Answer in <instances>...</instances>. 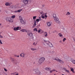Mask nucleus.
<instances>
[{"label":"nucleus","mask_w":75,"mask_h":75,"mask_svg":"<svg viewBox=\"0 0 75 75\" xmlns=\"http://www.w3.org/2000/svg\"><path fill=\"white\" fill-rule=\"evenodd\" d=\"M42 18H45V17H44V16H42Z\"/></svg>","instance_id":"nucleus-43"},{"label":"nucleus","mask_w":75,"mask_h":75,"mask_svg":"<svg viewBox=\"0 0 75 75\" xmlns=\"http://www.w3.org/2000/svg\"><path fill=\"white\" fill-rule=\"evenodd\" d=\"M6 20L7 21H9V22L10 23H13V20L10 18L8 17L6 18Z\"/></svg>","instance_id":"nucleus-6"},{"label":"nucleus","mask_w":75,"mask_h":75,"mask_svg":"<svg viewBox=\"0 0 75 75\" xmlns=\"http://www.w3.org/2000/svg\"><path fill=\"white\" fill-rule=\"evenodd\" d=\"M29 2V1L28 0H23V3L25 4H27Z\"/></svg>","instance_id":"nucleus-9"},{"label":"nucleus","mask_w":75,"mask_h":75,"mask_svg":"<svg viewBox=\"0 0 75 75\" xmlns=\"http://www.w3.org/2000/svg\"><path fill=\"white\" fill-rule=\"evenodd\" d=\"M40 32H41V30H39L38 31V32L39 33Z\"/></svg>","instance_id":"nucleus-40"},{"label":"nucleus","mask_w":75,"mask_h":75,"mask_svg":"<svg viewBox=\"0 0 75 75\" xmlns=\"http://www.w3.org/2000/svg\"><path fill=\"white\" fill-rule=\"evenodd\" d=\"M71 71H74V69L72 68H70Z\"/></svg>","instance_id":"nucleus-29"},{"label":"nucleus","mask_w":75,"mask_h":75,"mask_svg":"<svg viewBox=\"0 0 75 75\" xmlns=\"http://www.w3.org/2000/svg\"><path fill=\"white\" fill-rule=\"evenodd\" d=\"M18 10L16 11H14V13H18Z\"/></svg>","instance_id":"nucleus-41"},{"label":"nucleus","mask_w":75,"mask_h":75,"mask_svg":"<svg viewBox=\"0 0 75 75\" xmlns=\"http://www.w3.org/2000/svg\"><path fill=\"white\" fill-rule=\"evenodd\" d=\"M1 25V24L0 23V26Z\"/></svg>","instance_id":"nucleus-50"},{"label":"nucleus","mask_w":75,"mask_h":75,"mask_svg":"<svg viewBox=\"0 0 75 75\" xmlns=\"http://www.w3.org/2000/svg\"><path fill=\"white\" fill-rule=\"evenodd\" d=\"M0 38H3V36H1V35L0 34Z\"/></svg>","instance_id":"nucleus-35"},{"label":"nucleus","mask_w":75,"mask_h":75,"mask_svg":"<svg viewBox=\"0 0 75 75\" xmlns=\"http://www.w3.org/2000/svg\"><path fill=\"white\" fill-rule=\"evenodd\" d=\"M43 41L47 44V45H48L50 47H53V45L49 41H46L44 39L43 40Z\"/></svg>","instance_id":"nucleus-1"},{"label":"nucleus","mask_w":75,"mask_h":75,"mask_svg":"<svg viewBox=\"0 0 75 75\" xmlns=\"http://www.w3.org/2000/svg\"><path fill=\"white\" fill-rule=\"evenodd\" d=\"M44 34H45V37H47L48 36V33L47 32H45L44 33Z\"/></svg>","instance_id":"nucleus-21"},{"label":"nucleus","mask_w":75,"mask_h":75,"mask_svg":"<svg viewBox=\"0 0 75 75\" xmlns=\"http://www.w3.org/2000/svg\"><path fill=\"white\" fill-rule=\"evenodd\" d=\"M67 40V39H66L65 38H64L63 39V42H64L65 41V40Z\"/></svg>","instance_id":"nucleus-34"},{"label":"nucleus","mask_w":75,"mask_h":75,"mask_svg":"<svg viewBox=\"0 0 75 75\" xmlns=\"http://www.w3.org/2000/svg\"><path fill=\"white\" fill-rule=\"evenodd\" d=\"M39 20H40V21H41V20H42V19H41V18L40 17H39Z\"/></svg>","instance_id":"nucleus-36"},{"label":"nucleus","mask_w":75,"mask_h":75,"mask_svg":"<svg viewBox=\"0 0 75 75\" xmlns=\"http://www.w3.org/2000/svg\"><path fill=\"white\" fill-rule=\"evenodd\" d=\"M70 14L71 13H69V12H68L66 15H70Z\"/></svg>","instance_id":"nucleus-33"},{"label":"nucleus","mask_w":75,"mask_h":75,"mask_svg":"<svg viewBox=\"0 0 75 75\" xmlns=\"http://www.w3.org/2000/svg\"><path fill=\"white\" fill-rule=\"evenodd\" d=\"M4 71H6V72H7V69L4 68Z\"/></svg>","instance_id":"nucleus-37"},{"label":"nucleus","mask_w":75,"mask_h":75,"mask_svg":"<svg viewBox=\"0 0 75 75\" xmlns=\"http://www.w3.org/2000/svg\"><path fill=\"white\" fill-rule=\"evenodd\" d=\"M54 75H56L55 74H54Z\"/></svg>","instance_id":"nucleus-54"},{"label":"nucleus","mask_w":75,"mask_h":75,"mask_svg":"<svg viewBox=\"0 0 75 75\" xmlns=\"http://www.w3.org/2000/svg\"><path fill=\"white\" fill-rule=\"evenodd\" d=\"M19 19L20 20V21H21V20H22L23 19V18H22V17L21 16H20L19 17Z\"/></svg>","instance_id":"nucleus-24"},{"label":"nucleus","mask_w":75,"mask_h":75,"mask_svg":"<svg viewBox=\"0 0 75 75\" xmlns=\"http://www.w3.org/2000/svg\"><path fill=\"white\" fill-rule=\"evenodd\" d=\"M10 59L11 60V61L12 62H14V60H15V59H14L13 58H12V57H10Z\"/></svg>","instance_id":"nucleus-22"},{"label":"nucleus","mask_w":75,"mask_h":75,"mask_svg":"<svg viewBox=\"0 0 75 75\" xmlns=\"http://www.w3.org/2000/svg\"><path fill=\"white\" fill-rule=\"evenodd\" d=\"M14 73H13L12 74H13Z\"/></svg>","instance_id":"nucleus-55"},{"label":"nucleus","mask_w":75,"mask_h":75,"mask_svg":"<svg viewBox=\"0 0 75 75\" xmlns=\"http://www.w3.org/2000/svg\"><path fill=\"white\" fill-rule=\"evenodd\" d=\"M53 16L54 17V18H55L57 17L56 16V14H53Z\"/></svg>","instance_id":"nucleus-23"},{"label":"nucleus","mask_w":75,"mask_h":75,"mask_svg":"<svg viewBox=\"0 0 75 75\" xmlns=\"http://www.w3.org/2000/svg\"><path fill=\"white\" fill-rule=\"evenodd\" d=\"M70 61L72 62L74 64H75V60L72 59H70Z\"/></svg>","instance_id":"nucleus-13"},{"label":"nucleus","mask_w":75,"mask_h":75,"mask_svg":"<svg viewBox=\"0 0 75 75\" xmlns=\"http://www.w3.org/2000/svg\"><path fill=\"white\" fill-rule=\"evenodd\" d=\"M40 21V19H36V21H37L38 23L39 21Z\"/></svg>","instance_id":"nucleus-31"},{"label":"nucleus","mask_w":75,"mask_h":75,"mask_svg":"<svg viewBox=\"0 0 75 75\" xmlns=\"http://www.w3.org/2000/svg\"><path fill=\"white\" fill-rule=\"evenodd\" d=\"M33 31H35L36 32H37V31H38V30H37V28H35L33 29Z\"/></svg>","instance_id":"nucleus-26"},{"label":"nucleus","mask_w":75,"mask_h":75,"mask_svg":"<svg viewBox=\"0 0 75 75\" xmlns=\"http://www.w3.org/2000/svg\"><path fill=\"white\" fill-rule=\"evenodd\" d=\"M34 26H33L32 27L33 28H34Z\"/></svg>","instance_id":"nucleus-48"},{"label":"nucleus","mask_w":75,"mask_h":75,"mask_svg":"<svg viewBox=\"0 0 75 75\" xmlns=\"http://www.w3.org/2000/svg\"><path fill=\"white\" fill-rule=\"evenodd\" d=\"M63 70H64V71H66V72H68V73H69V70L67 69H66V68H63Z\"/></svg>","instance_id":"nucleus-14"},{"label":"nucleus","mask_w":75,"mask_h":75,"mask_svg":"<svg viewBox=\"0 0 75 75\" xmlns=\"http://www.w3.org/2000/svg\"><path fill=\"white\" fill-rule=\"evenodd\" d=\"M2 33L1 32H0V34H1Z\"/></svg>","instance_id":"nucleus-52"},{"label":"nucleus","mask_w":75,"mask_h":75,"mask_svg":"<svg viewBox=\"0 0 75 75\" xmlns=\"http://www.w3.org/2000/svg\"><path fill=\"white\" fill-rule=\"evenodd\" d=\"M37 25V23H36V21L35 20H34V24H33L34 26H35Z\"/></svg>","instance_id":"nucleus-20"},{"label":"nucleus","mask_w":75,"mask_h":75,"mask_svg":"<svg viewBox=\"0 0 75 75\" xmlns=\"http://www.w3.org/2000/svg\"><path fill=\"white\" fill-rule=\"evenodd\" d=\"M1 40H0V41Z\"/></svg>","instance_id":"nucleus-56"},{"label":"nucleus","mask_w":75,"mask_h":75,"mask_svg":"<svg viewBox=\"0 0 75 75\" xmlns=\"http://www.w3.org/2000/svg\"><path fill=\"white\" fill-rule=\"evenodd\" d=\"M5 5L7 6H10L11 4L8 2H6L5 4Z\"/></svg>","instance_id":"nucleus-17"},{"label":"nucleus","mask_w":75,"mask_h":75,"mask_svg":"<svg viewBox=\"0 0 75 75\" xmlns=\"http://www.w3.org/2000/svg\"><path fill=\"white\" fill-rule=\"evenodd\" d=\"M0 43L1 44H3V43H2V42H1V40L0 41Z\"/></svg>","instance_id":"nucleus-39"},{"label":"nucleus","mask_w":75,"mask_h":75,"mask_svg":"<svg viewBox=\"0 0 75 75\" xmlns=\"http://www.w3.org/2000/svg\"><path fill=\"white\" fill-rule=\"evenodd\" d=\"M45 61V58L44 57H41L38 60V62L40 64H41L42 62Z\"/></svg>","instance_id":"nucleus-3"},{"label":"nucleus","mask_w":75,"mask_h":75,"mask_svg":"<svg viewBox=\"0 0 75 75\" xmlns=\"http://www.w3.org/2000/svg\"><path fill=\"white\" fill-rule=\"evenodd\" d=\"M21 31L22 32H27V31L25 29H23L21 30Z\"/></svg>","instance_id":"nucleus-18"},{"label":"nucleus","mask_w":75,"mask_h":75,"mask_svg":"<svg viewBox=\"0 0 75 75\" xmlns=\"http://www.w3.org/2000/svg\"><path fill=\"white\" fill-rule=\"evenodd\" d=\"M12 18H14L15 17H16V16L15 15H13L11 16V17Z\"/></svg>","instance_id":"nucleus-27"},{"label":"nucleus","mask_w":75,"mask_h":75,"mask_svg":"<svg viewBox=\"0 0 75 75\" xmlns=\"http://www.w3.org/2000/svg\"><path fill=\"white\" fill-rule=\"evenodd\" d=\"M45 18H47V15H45Z\"/></svg>","instance_id":"nucleus-42"},{"label":"nucleus","mask_w":75,"mask_h":75,"mask_svg":"<svg viewBox=\"0 0 75 75\" xmlns=\"http://www.w3.org/2000/svg\"><path fill=\"white\" fill-rule=\"evenodd\" d=\"M37 42H33V45H34L35 46L36 45H37Z\"/></svg>","instance_id":"nucleus-19"},{"label":"nucleus","mask_w":75,"mask_h":75,"mask_svg":"<svg viewBox=\"0 0 75 75\" xmlns=\"http://www.w3.org/2000/svg\"><path fill=\"white\" fill-rule=\"evenodd\" d=\"M56 72H58V71H55Z\"/></svg>","instance_id":"nucleus-51"},{"label":"nucleus","mask_w":75,"mask_h":75,"mask_svg":"<svg viewBox=\"0 0 75 75\" xmlns=\"http://www.w3.org/2000/svg\"><path fill=\"white\" fill-rule=\"evenodd\" d=\"M17 57H20V56H19V55H18Z\"/></svg>","instance_id":"nucleus-47"},{"label":"nucleus","mask_w":75,"mask_h":75,"mask_svg":"<svg viewBox=\"0 0 75 75\" xmlns=\"http://www.w3.org/2000/svg\"><path fill=\"white\" fill-rule=\"evenodd\" d=\"M34 71L35 72V74L36 75H41V72L37 69H33Z\"/></svg>","instance_id":"nucleus-2"},{"label":"nucleus","mask_w":75,"mask_h":75,"mask_svg":"<svg viewBox=\"0 0 75 75\" xmlns=\"http://www.w3.org/2000/svg\"><path fill=\"white\" fill-rule=\"evenodd\" d=\"M62 75H64V74H62Z\"/></svg>","instance_id":"nucleus-53"},{"label":"nucleus","mask_w":75,"mask_h":75,"mask_svg":"<svg viewBox=\"0 0 75 75\" xmlns=\"http://www.w3.org/2000/svg\"><path fill=\"white\" fill-rule=\"evenodd\" d=\"M28 35L30 37H32L33 36V33H32L30 31L27 32Z\"/></svg>","instance_id":"nucleus-8"},{"label":"nucleus","mask_w":75,"mask_h":75,"mask_svg":"<svg viewBox=\"0 0 75 75\" xmlns=\"http://www.w3.org/2000/svg\"><path fill=\"white\" fill-rule=\"evenodd\" d=\"M72 72H73V73H74V72H75L74 71H72Z\"/></svg>","instance_id":"nucleus-49"},{"label":"nucleus","mask_w":75,"mask_h":75,"mask_svg":"<svg viewBox=\"0 0 75 75\" xmlns=\"http://www.w3.org/2000/svg\"><path fill=\"white\" fill-rule=\"evenodd\" d=\"M36 18H37V16H33V19L34 20H35V19H36Z\"/></svg>","instance_id":"nucleus-28"},{"label":"nucleus","mask_w":75,"mask_h":75,"mask_svg":"<svg viewBox=\"0 0 75 75\" xmlns=\"http://www.w3.org/2000/svg\"><path fill=\"white\" fill-rule=\"evenodd\" d=\"M25 5L26 7H28L29 8V7H30V4L28 3Z\"/></svg>","instance_id":"nucleus-15"},{"label":"nucleus","mask_w":75,"mask_h":75,"mask_svg":"<svg viewBox=\"0 0 75 75\" xmlns=\"http://www.w3.org/2000/svg\"><path fill=\"white\" fill-rule=\"evenodd\" d=\"M59 37H62V34H61V33H59L58 34Z\"/></svg>","instance_id":"nucleus-25"},{"label":"nucleus","mask_w":75,"mask_h":75,"mask_svg":"<svg viewBox=\"0 0 75 75\" xmlns=\"http://www.w3.org/2000/svg\"><path fill=\"white\" fill-rule=\"evenodd\" d=\"M59 42H61V43H62V41L61 40L59 41Z\"/></svg>","instance_id":"nucleus-46"},{"label":"nucleus","mask_w":75,"mask_h":75,"mask_svg":"<svg viewBox=\"0 0 75 75\" xmlns=\"http://www.w3.org/2000/svg\"><path fill=\"white\" fill-rule=\"evenodd\" d=\"M23 10V9H20L19 10H18V13H20V12H21V11Z\"/></svg>","instance_id":"nucleus-30"},{"label":"nucleus","mask_w":75,"mask_h":75,"mask_svg":"<svg viewBox=\"0 0 75 75\" xmlns=\"http://www.w3.org/2000/svg\"><path fill=\"white\" fill-rule=\"evenodd\" d=\"M52 72H53L52 70H50V73H52Z\"/></svg>","instance_id":"nucleus-38"},{"label":"nucleus","mask_w":75,"mask_h":75,"mask_svg":"<svg viewBox=\"0 0 75 75\" xmlns=\"http://www.w3.org/2000/svg\"><path fill=\"white\" fill-rule=\"evenodd\" d=\"M21 29V28L20 27L18 26L17 27H15L13 29L15 31H18V30H20Z\"/></svg>","instance_id":"nucleus-5"},{"label":"nucleus","mask_w":75,"mask_h":75,"mask_svg":"<svg viewBox=\"0 0 75 75\" xmlns=\"http://www.w3.org/2000/svg\"><path fill=\"white\" fill-rule=\"evenodd\" d=\"M20 21L22 24H25V22H24V21L23 19L21 20Z\"/></svg>","instance_id":"nucleus-11"},{"label":"nucleus","mask_w":75,"mask_h":75,"mask_svg":"<svg viewBox=\"0 0 75 75\" xmlns=\"http://www.w3.org/2000/svg\"><path fill=\"white\" fill-rule=\"evenodd\" d=\"M52 70L53 71V72L54 71H55V69H53Z\"/></svg>","instance_id":"nucleus-44"},{"label":"nucleus","mask_w":75,"mask_h":75,"mask_svg":"<svg viewBox=\"0 0 75 75\" xmlns=\"http://www.w3.org/2000/svg\"><path fill=\"white\" fill-rule=\"evenodd\" d=\"M26 55V54L24 53H22L20 54V56L23 57V58H24L25 57V56Z\"/></svg>","instance_id":"nucleus-10"},{"label":"nucleus","mask_w":75,"mask_h":75,"mask_svg":"<svg viewBox=\"0 0 75 75\" xmlns=\"http://www.w3.org/2000/svg\"><path fill=\"white\" fill-rule=\"evenodd\" d=\"M31 50H32V51H35V50H36V49H34L33 48H31Z\"/></svg>","instance_id":"nucleus-32"},{"label":"nucleus","mask_w":75,"mask_h":75,"mask_svg":"<svg viewBox=\"0 0 75 75\" xmlns=\"http://www.w3.org/2000/svg\"><path fill=\"white\" fill-rule=\"evenodd\" d=\"M54 60H56V61H57V62H60L61 64H63L64 63V61L62 60H60L58 58H56L54 59Z\"/></svg>","instance_id":"nucleus-7"},{"label":"nucleus","mask_w":75,"mask_h":75,"mask_svg":"<svg viewBox=\"0 0 75 75\" xmlns=\"http://www.w3.org/2000/svg\"><path fill=\"white\" fill-rule=\"evenodd\" d=\"M74 42H75V38L74 39Z\"/></svg>","instance_id":"nucleus-45"},{"label":"nucleus","mask_w":75,"mask_h":75,"mask_svg":"<svg viewBox=\"0 0 75 75\" xmlns=\"http://www.w3.org/2000/svg\"><path fill=\"white\" fill-rule=\"evenodd\" d=\"M46 69L47 71H50L51 69L49 67H47L46 68Z\"/></svg>","instance_id":"nucleus-16"},{"label":"nucleus","mask_w":75,"mask_h":75,"mask_svg":"<svg viewBox=\"0 0 75 75\" xmlns=\"http://www.w3.org/2000/svg\"><path fill=\"white\" fill-rule=\"evenodd\" d=\"M52 24V22H49L47 23V25H48V26H51V24Z\"/></svg>","instance_id":"nucleus-12"},{"label":"nucleus","mask_w":75,"mask_h":75,"mask_svg":"<svg viewBox=\"0 0 75 75\" xmlns=\"http://www.w3.org/2000/svg\"><path fill=\"white\" fill-rule=\"evenodd\" d=\"M54 19L55 22H56V23H57L58 24H60V21H59L58 17H57L56 18H55Z\"/></svg>","instance_id":"nucleus-4"}]
</instances>
